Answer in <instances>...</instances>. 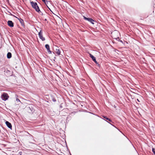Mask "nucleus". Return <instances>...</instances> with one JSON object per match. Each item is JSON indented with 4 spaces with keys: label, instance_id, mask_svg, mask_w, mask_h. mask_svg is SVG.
Returning a JSON list of instances; mask_svg holds the SVG:
<instances>
[{
    "label": "nucleus",
    "instance_id": "1",
    "mask_svg": "<svg viewBox=\"0 0 155 155\" xmlns=\"http://www.w3.org/2000/svg\"><path fill=\"white\" fill-rule=\"evenodd\" d=\"M31 4L32 6V7L34 8L35 11L38 12H40V10L39 9V8L38 6L37 3L34 2H33L32 1L31 2Z\"/></svg>",
    "mask_w": 155,
    "mask_h": 155
},
{
    "label": "nucleus",
    "instance_id": "2",
    "mask_svg": "<svg viewBox=\"0 0 155 155\" xmlns=\"http://www.w3.org/2000/svg\"><path fill=\"white\" fill-rule=\"evenodd\" d=\"M8 97L9 96L8 94L5 93H3L1 96V98L2 100L4 101H5L8 100Z\"/></svg>",
    "mask_w": 155,
    "mask_h": 155
},
{
    "label": "nucleus",
    "instance_id": "3",
    "mask_svg": "<svg viewBox=\"0 0 155 155\" xmlns=\"http://www.w3.org/2000/svg\"><path fill=\"white\" fill-rule=\"evenodd\" d=\"M119 33L117 31H115L114 32L112 33V35L114 38L116 39L119 38L118 35Z\"/></svg>",
    "mask_w": 155,
    "mask_h": 155
},
{
    "label": "nucleus",
    "instance_id": "4",
    "mask_svg": "<svg viewBox=\"0 0 155 155\" xmlns=\"http://www.w3.org/2000/svg\"><path fill=\"white\" fill-rule=\"evenodd\" d=\"M38 35L40 38L42 40V41H44L45 40V38L43 37L42 35V32L41 31V30L38 33Z\"/></svg>",
    "mask_w": 155,
    "mask_h": 155
},
{
    "label": "nucleus",
    "instance_id": "5",
    "mask_svg": "<svg viewBox=\"0 0 155 155\" xmlns=\"http://www.w3.org/2000/svg\"><path fill=\"white\" fill-rule=\"evenodd\" d=\"M89 55L90 57L92 59V60L94 61V62L96 64H98L97 62L96 61L95 58L91 54H90Z\"/></svg>",
    "mask_w": 155,
    "mask_h": 155
},
{
    "label": "nucleus",
    "instance_id": "6",
    "mask_svg": "<svg viewBox=\"0 0 155 155\" xmlns=\"http://www.w3.org/2000/svg\"><path fill=\"white\" fill-rule=\"evenodd\" d=\"M8 25L10 27H13L14 24L13 22L11 21H8Z\"/></svg>",
    "mask_w": 155,
    "mask_h": 155
},
{
    "label": "nucleus",
    "instance_id": "7",
    "mask_svg": "<svg viewBox=\"0 0 155 155\" xmlns=\"http://www.w3.org/2000/svg\"><path fill=\"white\" fill-rule=\"evenodd\" d=\"M5 124L7 126V127L9 128L12 129V126L11 124L8 121L5 122Z\"/></svg>",
    "mask_w": 155,
    "mask_h": 155
},
{
    "label": "nucleus",
    "instance_id": "8",
    "mask_svg": "<svg viewBox=\"0 0 155 155\" xmlns=\"http://www.w3.org/2000/svg\"><path fill=\"white\" fill-rule=\"evenodd\" d=\"M45 47L47 49V51L49 52V53H51V51L50 50V47L49 45L46 44L45 45Z\"/></svg>",
    "mask_w": 155,
    "mask_h": 155
},
{
    "label": "nucleus",
    "instance_id": "9",
    "mask_svg": "<svg viewBox=\"0 0 155 155\" xmlns=\"http://www.w3.org/2000/svg\"><path fill=\"white\" fill-rule=\"evenodd\" d=\"M55 52L56 54H57L58 55H59L60 54V51L59 49H56L55 50Z\"/></svg>",
    "mask_w": 155,
    "mask_h": 155
},
{
    "label": "nucleus",
    "instance_id": "10",
    "mask_svg": "<svg viewBox=\"0 0 155 155\" xmlns=\"http://www.w3.org/2000/svg\"><path fill=\"white\" fill-rule=\"evenodd\" d=\"M12 57V54L10 52H8L7 54V57L8 58H10Z\"/></svg>",
    "mask_w": 155,
    "mask_h": 155
},
{
    "label": "nucleus",
    "instance_id": "11",
    "mask_svg": "<svg viewBox=\"0 0 155 155\" xmlns=\"http://www.w3.org/2000/svg\"><path fill=\"white\" fill-rule=\"evenodd\" d=\"M88 21L91 22L92 24H94L93 22L94 21L92 18H89V19H88Z\"/></svg>",
    "mask_w": 155,
    "mask_h": 155
},
{
    "label": "nucleus",
    "instance_id": "12",
    "mask_svg": "<svg viewBox=\"0 0 155 155\" xmlns=\"http://www.w3.org/2000/svg\"><path fill=\"white\" fill-rule=\"evenodd\" d=\"M103 117L105 119H106L107 120H108L109 121H110V122H111V120L110 119L108 118V117H107L106 116H103Z\"/></svg>",
    "mask_w": 155,
    "mask_h": 155
},
{
    "label": "nucleus",
    "instance_id": "13",
    "mask_svg": "<svg viewBox=\"0 0 155 155\" xmlns=\"http://www.w3.org/2000/svg\"><path fill=\"white\" fill-rule=\"evenodd\" d=\"M19 20L20 21V22L21 23L22 25L23 23V20L21 19H19Z\"/></svg>",
    "mask_w": 155,
    "mask_h": 155
},
{
    "label": "nucleus",
    "instance_id": "14",
    "mask_svg": "<svg viewBox=\"0 0 155 155\" xmlns=\"http://www.w3.org/2000/svg\"><path fill=\"white\" fill-rule=\"evenodd\" d=\"M16 101L17 102V103H18V102L21 103V101L19 99H18L17 98H16Z\"/></svg>",
    "mask_w": 155,
    "mask_h": 155
},
{
    "label": "nucleus",
    "instance_id": "15",
    "mask_svg": "<svg viewBox=\"0 0 155 155\" xmlns=\"http://www.w3.org/2000/svg\"><path fill=\"white\" fill-rule=\"evenodd\" d=\"M84 19L87 20V21L88 20V19H89V18H87L86 17L84 16Z\"/></svg>",
    "mask_w": 155,
    "mask_h": 155
},
{
    "label": "nucleus",
    "instance_id": "16",
    "mask_svg": "<svg viewBox=\"0 0 155 155\" xmlns=\"http://www.w3.org/2000/svg\"><path fill=\"white\" fill-rule=\"evenodd\" d=\"M152 151L153 152V153L154 154V153L155 152V150L154 148H152Z\"/></svg>",
    "mask_w": 155,
    "mask_h": 155
},
{
    "label": "nucleus",
    "instance_id": "17",
    "mask_svg": "<svg viewBox=\"0 0 155 155\" xmlns=\"http://www.w3.org/2000/svg\"><path fill=\"white\" fill-rule=\"evenodd\" d=\"M43 2H45V0H42Z\"/></svg>",
    "mask_w": 155,
    "mask_h": 155
},
{
    "label": "nucleus",
    "instance_id": "18",
    "mask_svg": "<svg viewBox=\"0 0 155 155\" xmlns=\"http://www.w3.org/2000/svg\"><path fill=\"white\" fill-rule=\"evenodd\" d=\"M137 100L138 101H139V100H138V99H137Z\"/></svg>",
    "mask_w": 155,
    "mask_h": 155
},
{
    "label": "nucleus",
    "instance_id": "19",
    "mask_svg": "<svg viewBox=\"0 0 155 155\" xmlns=\"http://www.w3.org/2000/svg\"><path fill=\"white\" fill-rule=\"evenodd\" d=\"M154 154L155 155V152H154Z\"/></svg>",
    "mask_w": 155,
    "mask_h": 155
}]
</instances>
